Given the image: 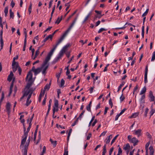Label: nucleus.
I'll return each mask as SVG.
<instances>
[{"mask_svg":"<svg viewBox=\"0 0 155 155\" xmlns=\"http://www.w3.org/2000/svg\"><path fill=\"white\" fill-rule=\"evenodd\" d=\"M78 18V16L75 17L72 21V23L71 25L69 26L68 29L64 32V33L60 37V39L58 40L56 44V45L57 46L62 41V40L64 39L65 37L67 35V34L68 32L71 29V28H72V27L74 25V24L75 23L76 21L77 20Z\"/></svg>","mask_w":155,"mask_h":155,"instance_id":"nucleus-1","label":"nucleus"},{"mask_svg":"<svg viewBox=\"0 0 155 155\" xmlns=\"http://www.w3.org/2000/svg\"><path fill=\"white\" fill-rule=\"evenodd\" d=\"M25 81H28V83L25 86V88L28 89L31 86L34 81L33 80L32 74L31 71H29L28 73L25 78Z\"/></svg>","mask_w":155,"mask_h":155,"instance_id":"nucleus-2","label":"nucleus"},{"mask_svg":"<svg viewBox=\"0 0 155 155\" xmlns=\"http://www.w3.org/2000/svg\"><path fill=\"white\" fill-rule=\"evenodd\" d=\"M71 45L70 44H67L65 46L63 47V48L60 51L59 54H60L61 56H62L64 53L67 50V49Z\"/></svg>","mask_w":155,"mask_h":155,"instance_id":"nucleus-3","label":"nucleus"},{"mask_svg":"<svg viewBox=\"0 0 155 155\" xmlns=\"http://www.w3.org/2000/svg\"><path fill=\"white\" fill-rule=\"evenodd\" d=\"M31 139H30V137H29V138L27 140V142L26 143L25 147H24V152L23 153H24L25 151L26 152V155H27V149H28V146L30 142V141Z\"/></svg>","mask_w":155,"mask_h":155,"instance_id":"nucleus-4","label":"nucleus"},{"mask_svg":"<svg viewBox=\"0 0 155 155\" xmlns=\"http://www.w3.org/2000/svg\"><path fill=\"white\" fill-rule=\"evenodd\" d=\"M11 104L9 102H7L6 103V111L8 115H9L11 111H10V107H11Z\"/></svg>","mask_w":155,"mask_h":155,"instance_id":"nucleus-5","label":"nucleus"},{"mask_svg":"<svg viewBox=\"0 0 155 155\" xmlns=\"http://www.w3.org/2000/svg\"><path fill=\"white\" fill-rule=\"evenodd\" d=\"M51 84V81H50L48 84H47L44 87V89L43 91V94H44L45 91L47 90L48 91L50 88Z\"/></svg>","mask_w":155,"mask_h":155,"instance_id":"nucleus-6","label":"nucleus"},{"mask_svg":"<svg viewBox=\"0 0 155 155\" xmlns=\"http://www.w3.org/2000/svg\"><path fill=\"white\" fill-rule=\"evenodd\" d=\"M44 67H42V65L41 67L40 68H38L35 70L34 71V75H36L39 74L42 70V69L44 68Z\"/></svg>","mask_w":155,"mask_h":155,"instance_id":"nucleus-7","label":"nucleus"},{"mask_svg":"<svg viewBox=\"0 0 155 155\" xmlns=\"http://www.w3.org/2000/svg\"><path fill=\"white\" fill-rule=\"evenodd\" d=\"M51 57L47 55L46 57L45 61H44L43 63L42 64V67H45L47 64L48 62L50 60Z\"/></svg>","mask_w":155,"mask_h":155,"instance_id":"nucleus-8","label":"nucleus"},{"mask_svg":"<svg viewBox=\"0 0 155 155\" xmlns=\"http://www.w3.org/2000/svg\"><path fill=\"white\" fill-rule=\"evenodd\" d=\"M149 97L150 98V101H153L154 100V97L153 95L152 92L150 91L149 92Z\"/></svg>","mask_w":155,"mask_h":155,"instance_id":"nucleus-9","label":"nucleus"},{"mask_svg":"<svg viewBox=\"0 0 155 155\" xmlns=\"http://www.w3.org/2000/svg\"><path fill=\"white\" fill-rule=\"evenodd\" d=\"M142 130L140 129H138L137 130L134 131V134L136 135H137V137H139L141 135Z\"/></svg>","mask_w":155,"mask_h":155,"instance_id":"nucleus-10","label":"nucleus"},{"mask_svg":"<svg viewBox=\"0 0 155 155\" xmlns=\"http://www.w3.org/2000/svg\"><path fill=\"white\" fill-rule=\"evenodd\" d=\"M24 136L25 137L24 138H23V139L22 140L21 144L20 145V146L21 147L22 145H24L26 141L27 137L28 135H27L26 134H24Z\"/></svg>","mask_w":155,"mask_h":155,"instance_id":"nucleus-11","label":"nucleus"},{"mask_svg":"<svg viewBox=\"0 0 155 155\" xmlns=\"http://www.w3.org/2000/svg\"><path fill=\"white\" fill-rule=\"evenodd\" d=\"M130 142L133 143H134V145L135 146L137 144L138 141L135 137H133L132 139Z\"/></svg>","mask_w":155,"mask_h":155,"instance_id":"nucleus-12","label":"nucleus"},{"mask_svg":"<svg viewBox=\"0 0 155 155\" xmlns=\"http://www.w3.org/2000/svg\"><path fill=\"white\" fill-rule=\"evenodd\" d=\"M13 75L14 74L12 72V71H11L10 72L9 75L8 76L7 78L8 81L9 82L11 81L12 79V77L13 76Z\"/></svg>","mask_w":155,"mask_h":155,"instance_id":"nucleus-13","label":"nucleus"},{"mask_svg":"<svg viewBox=\"0 0 155 155\" xmlns=\"http://www.w3.org/2000/svg\"><path fill=\"white\" fill-rule=\"evenodd\" d=\"M57 46L55 45V46L51 50L50 52L48 53V55L51 57L54 51V50H55Z\"/></svg>","mask_w":155,"mask_h":155,"instance_id":"nucleus-14","label":"nucleus"},{"mask_svg":"<svg viewBox=\"0 0 155 155\" xmlns=\"http://www.w3.org/2000/svg\"><path fill=\"white\" fill-rule=\"evenodd\" d=\"M57 46L55 45V46L51 50L50 52L48 53V55L51 57L54 51V50H55Z\"/></svg>","mask_w":155,"mask_h":155,"instance_id":"nucleus-15","label":"nucleus"},{"mask_svg":"<svg viewBox=\"0 0 155 155\" xmlns=\"http://www.w3.org/2000/svg\"><path fill=\"white\" fill-rule=\"evenodd\" d=\"M57 46L55 45V46L51 50L50 52L48 53V55L51 57L54 51V50H55Z\"/></svg>","mask_w":155,"mask_h":155,"instance_id":"nucleus-16","label":"nucleus"},{"mask_svg":"<svg viewBox=\"0 0 155 155\" xmlns=\"http://www.w3.org/2000/svg\"><path fill=\"white\" fill-rule=\"evenodd\" d=\"M57 46L55 45V46L51 50L50 52L48 53V55L51 57L54 51V50H55Z\"/></svg>","mask_w":155,"mask_h":155,"instance_id":"nucleus-17","label":"nucleus"},{"mask_svg":"<svg viewBox=\"0 0 155 155\" xmlns=\"http://www.w3.org/2000/svg\"><path fill=\"white\" fill-rule=\"evenodd\" d=\"M31 96V94H29L27 98L26 104V105L27 106H28L31 103V101H29V100Z\"/></svg>","mask_w":155,"mask_h":155,"instance_id":"nucleus-18","label":"nucleus"},{"mask_svg":"<svg viewBox=\"0 0 155 155\" xmlns=\"http://www.w3.org/2000/svg\"><path fill=\"white\" fill-rule=\"evenodd\" d=\"M149 149L150 151L149 155H153L154 153V150L153 147L150 146L149 147Z\"/></svg>","mask_w":155,"mask_h":155,"instance_id":"nucleus-19","label":"nucleus"},{"mask_svg":"<svg viewBox=\"0 0 155 155\" xmlns=\"http://www.w3.org/2000/svg\"><path fill=\"white\" fill-rule=\"evenodd\" d=\"M31 123H29V126L28 128L27 129V131H25L24 132V134H26L27 135H28V133L29 131L30 128L31 127Z\"/></svg>","mask_w":155,"mask_h":155,"instance_id":"nucleus-20","label":"nucleus"},{"mask_svg":"<svg viewBox=\"0 0 155 155\" xmlns=\"http://www.w3.org/2000/svg\"><path fill=\"white\" fill-rule=\"evenodd\" d=\"M62 17L63 16L61 15L60 18L59 17H58L57 20L55 21V23L58 24L62 20Z\"/></svg>","mask_w":155,"mask_h":155,"instance_id":"nucleus-21","label":"nucleus"},{"mask_svg":"<svg viewBox=\"0 0 155 155\" xmlns=\"http://www.w3.org/2000/svg\"><path fill=\"white\" fill-rule=\"evenodd\" d=\"M139 113L137 112L133 114L130 116V118H134L136 117L139 115Z\"/></svg>","mask_w":155,"mask_h":155,"instance_id":"nucleus-22","label":"nucleus"},{"mask_svg":"<svg viewBox=\"0 0 155 155\" xmlns=\"http://www.w3.org/2000/svg\"><path fill=\"white\" fill-rule=\"evenodd\" d=\"M48 67V65H46L43 69L42 71V74L45 75L46 74V71Z\"/></svg>","mask_w":155,"mask_h":155,"instance_id":"nucleus-23","label":"nucleus"},{"mask_svg":"<svg viewBox=\"0 0 155 155\" xmlns=\"http://www.w3.org/2000/svg\"><path fill=\"white\" fill-rule=\"evenodd\" d=\"M107 152L106 149V145L105 144L103 147V152L102 155H105V153Z\"/></svg>","mask_w":155,"mask_h":155,"instance_id":"nucleus-24","label":"nucleus"},{"mask_svg":"<svg viewBox=\"0 0 155 155\" xmlns=\"http://www.w3.org/2000/svg\"><path fill=\"white\" fill-rule=\"evenodd\" d=\"M40 47L36 51L34 57L33 58V59L34 60L37 56L38 55L39 53V49Z\"/></svg>","mask_w":155,"mask_h":155,"instance_id":"nucleus-25","label":"nucleus"},{"mask_svg":"<svg viewBox=\"0 0 155 155\" xmlns=\"http://www.w3.org/2000/svg\"><path fill=\"white\" fill-rule=\"evenodd\" d=\"M146 88L145 86H144L141 91L140 94L142 95L145 93L146 92Z\"/></svg>","mask_w":155,"mask_h":155,"instance_id":"nucleus-26","label":"nucleus"},{"mask_svg":"<svg viewBox=\"0 0 155 155\" xmlns=\"http://www.w3.org/2000/svg\"><path fill=\"white\" fill-rule=\"evenodd\" d=\"M58 107H53V109H52L53 110V117L54 116V113L55 112H57L58 111Z\"/></svg>","mask_w":155,"mask_h":155,"instance_id":"nucleus-27","label":"nucleus"},{"mask_svg":"<svg viewBox=\"0 0 155 155\" xmlns=\"http://www.w3.org/2000/svg\"><path fill=\"white\" fill-rule=\"evenodd\" d=\"M53 107H58V101L57 100H55L54 101V106Z\"/></svg>","mask_w":155,"mask_h":155,"instance_id":"nucleus-28","label":"nucleus"},{"mask_svg":"<svg viewBox=\"0 0 155 155\" xmlns=\"http://www.w3.org/2000/svg\"><path fill=\"white\" fill-rule=\"evenodd\" d=\"M124 84L125 82L124 81H123L122 82L121 84H120V85H119L118 87L117 91L118 92L120 91L121 87L124 85Z\"/></svg>","mask_w":155,"mask_h":155,"instance_id":"nucleus-29","label":"nucleus"},{"mask_svg":"<svg viewBox=\"0 0 155 155\" xmlns=\"http://www.w3.org/2000/svg\"><path fill=\"white\" fill-rule=\"evenodd\" d=\"M108 139H107V138L106 139L107 140L106 141V143L107 144L108 143H110V139L112 138V135H110L108 137Z\"/></svg>","mask_w":155,"mask_h":155,"instance_id":"nucleus-30","label":"nucleus"},{"mask_svg":"<svg viewBox=\"0 0 155 155\" xmlns=\"http://www.w3.org/2000/svg\"><path fill=\"white\" fill-rule=\"evenodd\" d=\"M130 148V146L129 143L127 144L125 146H124V149L125 150H128L129 148Z\"/></svg>","mask_w":155,"mask_h":155,"instance_id":"nucleus-31","label":"nucleus"},{"mask_svg":"<svg viewBox=\"0 0 155 155\" xmlns=\"http://www.w3.org/2000/svg\"><path fill=\"white\" fill-rule=\"evenodd\" d=\"M77 11L76 10L69 17L67 18V19L66 20V21H69V20H70V18H71L76 12Z\"/></svg>","mask_w":155,"mask_h":155,"instance_id":"nucleus-32","label":"nucleus"},{"mask_svg":"<svg viewBox=\"0 0 155 155\" xmlns=\"http://www.w3.org/2000/svg\"><path fill=\"white\" fill-rule=\"evenodd\" d=\"M52 37L51 35H48L47 37H46L44 39L45 40H46V41H47L49 39H50V40H52Z\"/></svg>","mask_w":155,"mask_h":155,"instance_id":"nucleus-33","label":"nucleus"},{"mask_svg":"<svg viewBox=\"0 0 155 155\" xmlns=\"http://www.w3.org/2000/svg\"><path fill=\"white\" fill-rule=\"evenodd\" d=\"M9 13H10V18H12L13 19L14 18V13L13 12H12V10L10 9L9 10Z\"/></svg>","mask_w":155,"mask_h":155,"instance_id":"nucleus-34","label":"nucleus"},{"mask_svg":"<svg viewBox=\"0 0 155 155\" xmlns=\"http://www.w3.org/2000/svg\"><path fill=\"white\" fill-rule=\"evenodd\" d=\"M119 134L117 135L113 138V139L111 141V145H112V144L115 142V140L116 139L117 137L119 136Z\"/></svg>","mask_w":155,"mask_h":155,"instance_id":"nucleus-35","label":"nucleus"},{"mask_svg":"<svg viewBox=\"0 0 155 155\" xmlns=\"http://www.w3.org/2000/svg\"><path fill=\"white\" fill-rule=\"evenodd\" d=\"M18 67V65H16L15 66H14L12 67V70L13 72H15L16 71L17 68Z\"/></svg>","mask_w":155,"mask_h":155,"instance_id":"nucleus-36","label":"nucleus"},{"mask_svg":"<svg viewBox=\"0 0 155 155\" xmlns=\"http://www.w3.org/2000/svg\"><path fill=\"white\" fill-rule=\"evenodd\" d=\"M23 31H24V34L25 35V39L24 40H26L27 39V32H26V29L25 28H24L23 29Z\"/></svg>","mask_w":155,"mask_h":155,"instance_id":"nucleus-37","label":"nucleus"},{"mask_svg":"<svg viewBox=\"0 0 155 155\" xmlns=\"http://www.w3.org/2000/svg\"><path fill=\"white\" fill-rule=\"evenodd\" d=\"M155 60V51L153 52L152 58L151 59V61H153Z\"/></svg>","mask_w":155,"mask_h":155,"instance_id":"nucleus-38","label":"nucleus"},{"mask_svg":"<svg viewBox=\"0 0 155 155\" xmlns=\"http://www.w3.org/2000/svg\"><path fill=\"white\" fill-rule=\"evenodd\" d=\"M147 74H144V82L145 84L147 82Z\"/></svg>","mask_w":155,"mask_h":155,"instance_id":"nucleus-39","label":"nucleus"},{"mask_svg":"<svg viewBox=\"0 0 155 155\" xmlns=\"http://www.w3.org/2000/svg\"><path fill=\"white\" fill-rule=\"evenodd\" d=\"M26 45V40H24V46H23V51H25Z\"/></svg>","mask_w":155,"mask_h":155,"instance_id":"nucleus-40","label":"nucleus"},{"mask_svg":"<svg viewBox=\"0 0 155 155\" xmlns=\"http://www.w3.org/2000/svg\"><path fill=\"white\" fill-rule=\"evenodd\" d=\"M144 26H143L142 27V35L143 38H144Z\"/></svg>","mask_w":155,"mask_h":155,"instance_id":"nucleus-41","label":"nucleus"},{"mask_svg":"<svg viewBox=\"0 0 155 155\" xmlns=\"http://www.w3.org/2000/svg\"><path fill=\"white\" fill-rule=\"evenodd\" d=\"M85 112V111L84 110H83L81 113L79 115V117L78 118H79V119L80 120H81L82 118V116L84 114Z\"/></svg>","mask_w":155,"mask_h":155,"instance_id":"nucleus-42","label":"nucleus"},{"mask_svg":"<svg viewBox=\"0 0 155 155\" xmlns=\"http://www.w3.org/2000/svg\"><path fill=\"white\" fill-rule=\"evenodd\" d=\"M31 7H32V4L31 3L30 5L29 6L28 11L29 13V14H30L31 12Z\"/></svg>","mask_w":155,"mask_h":155,"instance_id":"nucleus-43","label":"nucleus"},{"mask_svg":"<svg viewBox=\"0 0 155 155\" xmlns=\"http://www.w3.org/2000/svg\"><path fill=\"white\" fill-rule=\"evenodd\" d=\"M0 44H1V49H2L3 46V40H0Z\"/></svg>","mask_w":155,"mask_h":155,"instance_id":"nucleus-44","label":"nucleus"},{"mask_svg":"<svg viewBox=\"0 0 155 155\" xmlns=\"http://www.w3.org/2000/svg\"><path fill=\"white\" fill-rule=\"evenodd\" d=\"M149 10V9H148V8L147 9V10H146V11L143 14V15H142V16L144 17V16H146L147 15V14Z\"/></svg>","mask_w":155,"mask_h":155,"instance_id":"nucleus-45","label":"nucleus"},{"mask_svg":"<svg viewBox=\"0 0 155 155\" xmlns=\"http://www.w3.org/2000/svg\"><path fill=\"white\" fill-rule=\"evenodd\" d=\"M4 93L3 92H2V97L0 100V103H1L2 102L4 98Z\"/></svg>","mask_w":155,"mask_h":155,"instance_id":"nucleus-46","label":"nucleus"},{"mask_svg":"<svg viewBox=\"0 0 155 155\" xmlns=\"http://www.w3.org/2000/svg\"><path fill=\"white\" fill-rule=\"evenodd\" d=\"M64 81L63 79H62L61 80L60 87H62L63 86L64 84Z\"/></svg>","mask_w":155,"mask_h":155,"instance_id":"nucleus-47","label":"nucleus"},{"mask_svg":"<svg viewBox=\"0 0 155 155\" xmlns=\"http://www.w3.org/2000/svg\"><path fill=\"white\" fill-rule=\"evenodd\" d=\"M78 119L79 118H77L75 121H74V122L71 125V126L73 127L75 126L77 123L78 121Z\"/></svg>","mask_w":155,"mask_h":155,"instance_id":"nucleus-48","label":"nucleus"},{"mask_svg":"<svg viewBox=\"0 0 155 155\" xmlns=\"http://www.w3.org/2000/svg\"><path fill=\"white\" fill-rule=\"evenodd\" d=\"M55 5H54L52 8V12H51V17H52L53 15V13L54 12V11L55 10Z\"/></svg>","mask_w":155,"mask_h":155,"instance_id":"nucleus-49","label":"nucleus"},{"mask_svg":"<svg viewBox=\"0 0 155 155\" xmlns=\"http://www.w3.org/2000/svg\"><path fill=\"white\" fill-rule=\"evenodd\" d=\"M62 56H61L60 54H59V55L57 58H56L54 60L55 61V62H56L58 61V60L61 58Z\"/></svg>","mask_w":155,"mask_h":155,"instance_id":"nucleus-50","label":"nucleus"},{"mask_svg":"<svg viewBox=\"0 0 155 155\" xmlns=\"http://www.w3.org/2000/svg\"><path fill=\"white\" fill-rule=\"evenodd\" d=\"M34 91V90L32 88H30L28 91L29 92V94H31V95Z\"/></svg>","mask_w":155,"mask_h":155,"instance_id":"nucleus-51","label":"nucleus"},{"mask_svg":"<svg viewBox=\"0 0 155 155\" xmlns=\"http://www.w3.org/2000/svg\"><path fill=\"white\" fill-rule=\"evenodd\" d=\"M102 17V15H95L94 18V20L96 19L97 18H98L99 19L101 18Z\"/></svg>","mask_w":155,"mask_h":155,"instance_id":"nucleus-52","label":"nucleus"},{"mask_svg":"<svg viewBox=\"0 0 155 155\" xmlns=\"http://www.w3.org/2000/svg\"><path fill=\"white\" fill-rule=\"evenodd\" d=\"M149 144H150V142H147L146 144V145H145V149H146V151L147 150V151H148V147H149Z\"/></svg>","mask_w":155,"mask_h":155,"instance_id":"nucleus-53","label":"nucleus"},{"mask_svg":"<svg viewBox=\"0 0 155 155\" xmlns=\"http://www.w3.org/2000/svg\"><path fill=\"white\" fill-rule=\"evenodd\" d=\"M2 35H3V29H2V30L0 31V40H3V37H2Z\"/></svg>","mask_w":155,"mask_h":155,"instance_id":"nucleus-54","label":"nucleus"},{"mask_svg":"<svg viewBox=\"0 0 155 155\" xmlns=\"http://www.w3.org/2000/svg\"><path fill=\"white\" fill-rule=\"evenodd\" d=\"M106 29L104 28H101L99 30V31H98V33H101V32L103 31H106Z\"/></svg>","mask_w":155,"mask_h":155,"instance_id":"nucleus-55","label":"nucleus"},{"mask_svg":"<svg viewBox=\"0 0 155 155\" xmlns=\"http://www.w3.org/2000/svg\"><path fill=\"white\" fill-rule=\"evenodd\" d=\"M15 78H13V79H12V82L11 84V85H10V87H11V88H13V87L14 82L15 81Z\"/></svg>","mask_w":155,"mask_h":155,"instance_id":"nucleus-56","label":"nucleus"},{"mask_svg":"<svg viewBox=\"0 0 155 155\" xmlns=\"http://www.w3.org/2000/svg\"><path fill=\"white\" fill-rule=\"evenodd\" d=\"M149 110V109L147 107L146 108V109L145 112V114H144V116L145 117H147V114Z\"/></svg>","mask_w":155,"mask_h":155,"instance_id":"nucleus-57","label":"nucleus"},{"mask_svg":"<svg viewBox=\"0 0 155 155\" xmlns=\"http://www.w3.org/2000/svg\"><path fill=\"white\" fill-rule=\"evenodd\" d=\"M114 149V148L113 147H111L109 151V155H111L112 153V152Z\"/></svg>","mask_w":155,"mask_h":155,"instance_id":"nucleus-58","label":"nucleus"},{"mask_svg":"<svg viewBox=\"0 0 155 155\" xmlns=\"http://www.w3.org/2000/svg\"><path fill=\"white\" fill-rule=\"evenodd\" d=\"M28 94H29V92L27 91H25L24 93L23 94L24 96H27L28 95Z\"/></svg>","mask_w":155,"mask_h":155,"instance_id":"nucleus-59","label":"nucleus"},{"mask_svg":"<svg viewBox=\"0 0 155 155\" xmlns=\"http://www.w3.org/2000/svg\"><path fill=\"white\" fill-rule=\"evenodd\" d=\"M18 71L19 75H21L22 70L20 67H18Z\"/></svg>","mask_w":155,"mask_h":155,"instance_id":"nucleus-60","label":"nucleus"},{"mask_svg":"<svg viewBox=\"0 0 155 155\" xmlns=\"http://www.w3.org/2000/svg\"><path fill=\"white\" fill-rule=\"evenodd\" d=\"M154 112H155V110H154L153 109H152L150 112V117L154 113Z\"/></svg>","mask_w":155,"mask_h":155,"instance_id":"nucleus-61","label":"nucleus"},{"mask_svg":"<svg viewBox=\"0 0 155 155\" xmlns=\"http://www.w3.org/2000/svg\"><path fill=\"white\" fill-rule=\"evenodd\" d=\"M46 151V147L45 146H44L43 147V150L42 151L41 154H44V153H45V152Z\"/></svg>","mask_w":155,"mask_h":155,"instance_id":"nucleus-62","label":"nucleus"},{"mask_svg":"<svg viewBox=\"0 0 155 155\" xmlns=\"http://www.w3.org/2000/svg\"><path fill=\"white\" fill-rule=\"evenodd\" d=\"M97 120L96 119L94 120V121L92 124V126L94 127L95 126V124L97 122Z\"/></svg>","mask_w":155,"mask_h":155,"instance_id":"nucleus-63","label":"nucleus"},{"mask_svg":"<svg viewBox=\"0 0 155 155\" xmlns=\"http://www.w3.org/2000/svg\"><path fill=\"white\" fill-rule=\"evenodd\" d=\"M146 135L149 138H151V136L150 134H149V132H147L146 133Z\"/></svg>","mask_w":155,"mask_h":155,"instance_id":"nucleus-64","label":"nucleus"}]
</instances>
